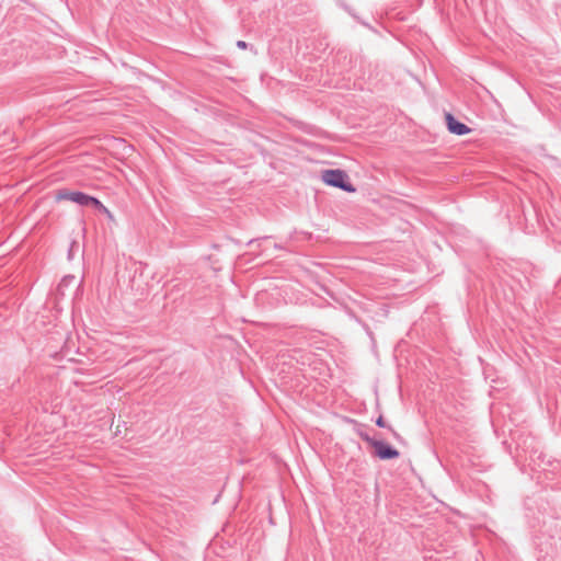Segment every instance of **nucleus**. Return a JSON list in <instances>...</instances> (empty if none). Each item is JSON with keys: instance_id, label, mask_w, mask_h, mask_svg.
<instances>
[{"instance_id": "nucleus-3", "label": "nucleus", "mask_w": 561, "mask_h": 561, "mask_svg": "<svg viewBox=\"0 0 561 561\" xmlns=\"http://www.w3.org/2000/svg\"><path fill=\"white\" fill-rule=\"evenodd\" d=\"M360 436L365 442L369 444V446L374 448L376 456L379 457L380 459L386 460L399 457V451L397 449H393L388 444L381 440L370 438L365 434H362Z\"/></svg>"}, {"instance_id": "nucleus-2", "label": "nucleus", "mask_w": 561, "mask_h": 561, "mask_svg": "<svg viewBox=\"0 0 561 561\" xmlns=\"http://www.w3.org/2000/svg\"><path fill=\"white\" fill-rule=\"evenodd\" d=\"M321 179L327 185L339 187L345 192L354 193L356 191L350 183L347 174L342 170H325L322 172Z\"/></svg>"}, {"instance_id": "nucleus-4", "label": "nucleus", "mask_w": 561, "mask_h": 561, "mask_svg": "<svg viewBox=\"0 0 561 561\" xmlns=\"http://www.w3.org/2000/svg\"><path fill=\"white\" fill-rule=\"evenodd\" d=\"M445 121H446L447 129L449 130V133H451L454 135L462 136V135H467L471 131L470 127H468L463 123L458 122L455 118V116L450 113L445 114Z\"/></svg>"}, {"instance_id": "nucleus-6", "label": "nucleus", "mask_w": 561, "mask_h": 561, "mask_svg": "<svg viewBox=\"0 0 561 561\" xmlns=\"http://www.w3.org/2000/svg\"><path fill=\"white\" fill-rule=\"evenodd\" d=\"M237 46L240 48V49H245L247 48V43L244 41H238L237 42Z\"/></svg>"}, {"instance_id": "nucleus-1", "label": "nucleus", "mask_w": 561, "mask_h": 561, "mask_svg": "<svg viewBox=\"0 0 561 561\" xmlns=\"http://www.w3.org/2000/svg\"><path fill=\"white\" fill-rule=\"evenodd\" d=\"M56 197L58 201H70L80 206H92L95 209L110 215L108 209L96 197L90 196L80 191H69L67 188L59 190Z\"/></svg>"}, {"instance_id": "nucleus-5", "label": "nucleus", "mask_w": 561, "mask_h": 561, "mask_svg": "<svg viewBox=\"0 0 561 561\" xmlns=\"http://www.w3.org/2000/svg\"><path fill=\"white\" fill-rule=\"evenodd\" d=\"M376 424L380 427H383L386 424H385V420L382 416H379L376 421Z\"/></svg>"}]
</instances>
